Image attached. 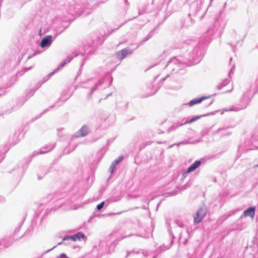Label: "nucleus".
<instances>
[{
	"mask_svg": "<svg viewBox=\"0 0 258 258\" xmlns=\"http://www.w3.org/2000/svg\"><path fill=\"white\" fill-rule=\"evenodd\" d=\"M54 72H52V73H51L49 74V75L51 76H52V75H53V74H54Z\"/></svg>",
	"mask_w": 258,
	"mask_h": 258,
	"instance_id": "19",
	"label": "nucleus"
},
{
	"mask_svg": "<svg viewBox=\"0 0 258 258\" xmlns=\"http://www.w3.org/2000/svg\"><path fill=\"white\" fill-rule=\"evenodd\" d=\"M199 118H200V117H199V116H197V117H195V118H194L191 119L190 121H189L188 122L186 121L184 123H187V122H188V123L192 122H194V121H196V120H197V119H199Z\"/></svg>",
	"mask_w": 258,
	"mask_h": 258,
	"instance_id": "14",
	"label": "nucleus"
},
{
	"mask_svg": "<svg viewBox=\"0 0 258 258\" xmlns=\"http://www.w3.org/2000/svg\"><path fill=\"white\" fill-rule=\"evenodd\" d=\"M88 131L89 130L88 127L86 126H83L80 131L76 133V136L77 137L85 136L87 135Z\"/></svg>",
	"mask_w": 258,
	"mask_h": 258,
	"instance_id": "6",
	"label": "nucleus"
},
{
	"mask_svg": "<svg viewBox=\"0 0 258 258\" xmlns=\"http://www.w3.org/2000/svg\"><path fill=\"white\" fill-rule=\"evenodd\" d=\"M52 148L51 147L50 149H49L48 150H47V151H46V150H43V149H41V150H40V153H45L47 152L49 150H51V149H52Z\"/></svg>",
	"mask_w": 258,
	"mask_h": 258,
	"instance_id": "17",
	"label": "nucleus"
},
{
	"mask_svg": "<svg viewBox=\"0 0 258 258\" xmlns=\"http://www.w3.org/2000/svg\"><path fill=\"white\" fill-rule=\"evenodd\" d=\"M201 164L200 161H196L187 169L185 173H188L195 171Z\"/></svg>",
	"mask_w": 258,
	"mask_h": 258,
	"instance_id": "5",
	"label": "nucleus"
},
{
	"mask_svg": "<svg viewBox=\"0 0 258 258\" xmlns=\"http://www.w3.org/2000/svg\"><path fill=\"white\" fill-rule=\"evenodd\" d=\"M73 58L72 57H68L65 60H64L58 67L57 69H56V71L57 70H59V69L63 68V67L67 63L70 62L72 59Z\"/></svg>",
	"mask_w": 258,
	"mask_h": 258,
	"instance_id": "10",
	"label": "nucleus"
},
{
	"mask_svg": "<svg viewBox=\"0 0 258 258\" xmlns=\"http://www.w3.org/2000/svg\"><path fill=\"white\" fill-rule=\"evenodd\" d=\"M255 207H250L247 210H245L243 213L242 216L243 217H250L253 218L255 214Z\"/></svg>",
	"mask_w": 258,
	"mask_h": 258,
	"instance_id": "4",
	"label": "nucleus"
},
{
	"mask_svg": "<svg viewBox=\"0 0 258 258\" xmlns=\"http://www.w3.org/2000/svg\"><path fill=\"white\" fill-rule=\"evenodd\" d=\"M208 97H202L200 98H196V99H194L192 100H191L188 103V105L189 106H191L195 104H198V103H199L200 102H201L203 100H204V99L207 98Z\"/></svg>",
	"mask_w": 258,
	"mask_h": 258,
	"instance_id": "8",
	"label": "nucleus"
},
{
	"mask_svg": "<svg viewBox=\"0 0 258 258\" xmlns=\"http://www.w3.org/2000/svg\"><path fill=\"white\" fill-rule=\"evenodd\" d=\"M206 214V211L204 208L199 210L194 217V222L196 223L201 222Z\"/></svg>",
	"mask_w": 258,
	"mask_h": 258,
	"instance_id": "1",
	"label": "nucleus"
},
{
	"mask_svg": "<svg viewBox=\"0 0 258 258\" xmlns=\"http://www.w3.org/2000/svg\"><path fill=\"white\" fill-rule=\"evenodd\" d=\"M132 51L128 48H125L119 51L117 53V57L121 60L125 57L128 54L132 53Z\"/></svg>",
	"mask_w": 258,
	"mask_h": 258,
	"instance_id": "3",
	"label": "nucleus"
},
{
	"mask_svg": "<svg viewBox=\"0 0 258 258\" xmlns=\"http://www.w3.org/2000/svg\"><path fill=\"white\" fill-rule=\"evenodd\" d=\"M97 87V86L93 87L91 89V92H93L94 90H95L96 88Z\"/></svg>",
	"mask_w": 258,
	"mask_h": 258,
	"instance_id": "18",
	"label": "nucleus"
},
{
	"mask_svg": "<svg viewBox=\"0 0 258 258\" xmlns=\"http://www.w3.org/2000/svg\"><path fill=\"white\" fill-rule=\"evenodd\" d=\"M57 258H69L64 253H62L60 255L59 257Z\"/></svg>",
	"mask_w": 258,
	"mask_h": 258,
	"instance_id": "16",
	"label": "nucleus"
},
{
	"mask_svg": "<svg viewBox=\"0 0 258 258\" xmlns=\"http://www.w3.org/2000/svg\"><path fill=\"white\" fill-rule=\"evenodd\" d=\"M228 83H229V80H225V81L223 82V83H222V84H220L219 85H218V89H221L222 88V87H223V86L226 85V84H227Z\"/></svg>",
	"mask_w": 258,
	"mask_h": 258,
	"instance_id": "11",
	"label": "nucleus"
},
{
	"mask_svg": "<svg viewBox=\"0 0 258 258\" xmlns=\"http://www.w3.org/2000/svg\"><path fill=\"white\" fill-rule=\"evenodd\" d=\"M54 247H55V246H54V247H53V248H52L51 249L48 250H47V251H50V250H51L52 249L54 248Z\"/></svg>",
	"mask_w": 258,
	"mask_h": 258,
	"instance_id": "20",
	"label": "nucleus"
},
{
	"mask_svg": "<svg viewBox=\"0 0 258 258\" xmlns=\"http://www.w3.org/2000/svg\"><path fill=\"white\" fill-rule=\"evenodd\" d=\"M85 235L82 232H78L77 234L72 235V240L73 241H76L77 240H81L83 238H84Z\"/></svg>",
	"mask_w": 258,
	"mask_h": 258,
	"instance_id": "9",
	"label": "nucleus"
},
{
	"mask_svg": "<svg viewBox=\"0 0 258 258\" xmlns=\"http://www.w3.org/2000/svg\"><path fill=\"white\" fill-rule=\"evenodd\" d=\"M104 204V202H102L101 203H100L99 204H98L97 206V209L98 210H100L103 207Z\"/></svg>",
	"mask_w": 258,
	"mask_h": 258,
	"instance_id": "12",
	"label": "nucleus"
},
{
	"mask_svg": "<svg viewBox=\"0 0 258 258\" xmlns=\"http://www.w3.org/2000/svg\"><path fill=\"white\" fill-rule=\"evenodd\" d=\"M72 240V236H67L63 238V240Z\"/></svg>",
	"mask_w": 258,
	"mask_h": 258,
	"instance_id": "15",
	"label": "nucleus"
},
{
	"mask_svg": "<svg viewBox=\"0 0 258 258\" xmlns=\"http://www.w3.org/2000/svg\"><path fill=\"white\" fill-rule=\"evenodd\" d=\"M52 41V36L51 35H47L41 40L40 46L42 48L48 47L50 46Z\"/></svg>",
	"mask_w": 258,
	"mask_h": 258,
	"instance_id": "2",
	"label": "nucleus"
},
{
	"mask_svg": "<svg viewBox=\"0 0 258 258\" xmlns=\"http://www.w3.org/2000/svg\"><path fill=\"white\" fill-rule=\"evenodd\" d=\"M122 159L123 157L120 156L111 164L110 167L111 173L113 172L114 169L115 168L116 165L122 160Z\"/></svg>",
	"mask_w": 258,
	"mask_h": 258,
	"instance_id": "7",
	"label": "nucleus"
},
{
	"mask_svg": "<svg viewBox=\"0 0 258 258\" xmlns=\"http://www.w3.org/2000/svg\"><path fill=\"white\" fill-rule=\"evenodd\" d=\"M189 186H190V185L189 184V183H187L186 184H185V185H184L181 187V189L184 190V189H186L187 188H188V187H189Z\"/></svg>",
	"mask_w": 258,
	"mask_h": 258,
	"instance_id": "13",
	"label": "nucleus"
}]
</instances>
